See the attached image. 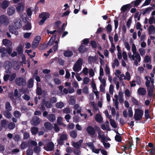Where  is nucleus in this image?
I'll return each instance as SVG.
<instances>
[{
	"instance_id": "1",
	"label": "nucleus",
	"mask_w": 155,
	"mask_h": 155,
	"mask_svg": "<svg viewBox=\"0 0 155 155\" xmlns=\"http://www.w3.org/2000/svg\"><path fill=\"white\" fill-rule=\"evenodd\" d=\"M132 51L133 54H132L131 52H129L128 53V57L130 59L134 61V63L135 65L137 66L138 63L141 61V58L139 54L137 52L136 46L134 44L132 45Z\"/></svg>"
},
{
	"instance_id": "2",
	"label": "nucleus",
	"mask_w": 155,
	"mask_h": 155,
	"mask_svg": "<svg viewBox=\"0 0 155 155\" xmlns=\"http://www.w3.org/2000/svg\"><path fill=\"white\" fill-rule=\"evenodd\" d=\"M21 26V20L19 18L17 19L14 20V24L13 25L9 26V30L11 33L17 35L18 33L16 29L20 28Z\"/></svg>"
},
{
	"instance_id": "3",
	"label": "nucleus",
	"mask_w": 155,
	"mask_h": 155,
	"mask_svg": "<svg viewBox=\"0 0 155 155\" xmlns=\"http://www.w3.org/2000/svg\"><path fill=\"white\" fill-rule=\"evenodd\" d=\"M143 114V110L137 109L135 110L134 118L136 120H139L141 119Z\"/></svg>"
},
{
	"instance_id": "4",
	"label": "nucleus",
	"mask_w": 155,
	"mask_h": 155,
	"mask_svg": "<svg viewBox=\"0 0 155 155\" xmlns=\"http://www.w3.org/2000/svg\"><path fill=\"white\" fill-rule=\"evenodd\" d=\"M82 61V60L81 58L77 60L73 67V70L74 71L78 72L81 70Z\"/></svg>"
},
{
	"instance_id": "5",
	"label": "nucleus",
	"mask_w": 155,
	"mask_h": 155,
	"mask_svg": "<svg viewBox=\"0 0 155 155\" xmlns=\"http://www.w3.org/2000/svg\"><path fill=\"white\" fill-rule=\"evenodd\" d=\"M39 16L42 19L39 22V24L40 25H42L46 19L49 18L50 15L48 12H43Z\"/></svg>"
},
{
	"instance_id": "6",
	"label": "nucleus",
	"mask_w": 155,
	"mask_h": 155,
	"mask_svg": "<svg viewBox=\"0 0 155 155\" xmlns=\"http://www.w3.org/2000/svg\"><path fill=\"white\" fill-rule=\"evenodd\" d=\"M19 93H18V90L16 89L14 90V95L16 99L20 100L21 95V93L22 92L23 94H25L27 92V90H25L23 88H22L19 90Z\"/></svg>"
},
{
	"instance_id": "7",
	"label": "nucleus",
	"mask_w": 155,
	"mask_h": 155,
	"mask_svg": "<svg viewBox=\"0 0 155 155\" xmlns=\"http://www.w3.org/2000/svg\"><path fill=\"white\" fill-rule=\"evenodd\" d=\"M0 22L4 25H7L9 23V19L6 15H2L0 16Z\"/></svg>"
},
{
	"instance_id": "8",
	"label": "nucleus",
	"mask_w": 155,
	"mask_h": 155,
	"mask_svg": "<svg viewBox=\"0 0 155 155\" xmlns=\"http://www.w3.org/2000/svg\"><path fill=\"white\" fill-rule=\"evenodd\" d=\"M54 144L52 142H49L45 145L44 149L47 151H52L54 148Z\"/></svg>"
},
{
	"instance_id": "9",
	"label": "nucleus",
	"mask_w": 155,
	"mask_h": 155,
	"mask_svg": "<svg viewBox=\"0 0 155 155\" xmlns=\"http://www.w3.org/2000/svg\"><path fill=\"white\" fill-rule=\"evenodd\" d=\"M16 74L15 73H13L10 75L8 74H5L4 77V80L5 81H7L8 80H9L11 81L14 80Z\"/></svg>"
},
{
	"instance_id": "10",
	"label": "nucleus",
	"mask_w": 155,
	"mask_h": 155,
	"mask_svg": "<svg viewBox=\"0 0 155 155\" xmlns=\"http://www.w3.org/2000/svg\"><path fill=\"white\" fill-rule=\"evenodd\" d=\"M145 78L146 80V86L148 87L150 86V85H153L154 83L153 79H152L150 77L146 76Z\"/></svg>"
},
{
	"instance_id": "11",
	"label": "nucleus",
	"mask_w": 155,
	"mask_h": 155,
	"mask_svg": "<svg viewBox=\"0 0 155 155\" xmlns=\"http://www.w3.org/2000/svg\"><path fill=\"white\" fill-rule=\"evenodd\" d=\"M86 131L88 134L90 135H94L95 133L94 128L91 126H88L86 129Z\"/></svg>"
},
{
	"instance_id": "12",
	"label": "nucleus",
	"mask_w": 155,
	"mask_h": 155,
	"mask_svg": "<svg viewBox=\"0 0 155 155\" xmlns=\"http://www.w3.org/2000/svg\"><path fill=\"white\" fill-rule=\"evenodd\" d=\"M4 67L6 69V72H9V71L11 69L12 67V63L9 61H6L5 63Z\"/></svg>"
},
{
	"instance_id": "13",
	"label": "nucleus",
	"mask_w": 155,
	"mask_h": 155,
	"mask_svg": "<svg viewBox=\"0 0 155 155\" xmlns=\"http://www.w3.org/2000/svg\"><path fill=\"white\" fill-rule=\"evenodd\" d=\"M25 5L23 3H18L16 7V10L18 12H21L24 9Z\"/></svg>"
},
{
	"instance_id": "14",
	"label": "nucleus",
	"mask_w": 155,
	"mask_h": 155,
	"mask_svg": "<svg viewBox=\"0 0 155 155\" xmlns=\"http://www.w3.org/2000/svg\"><path fill=\"white\" fill-rule=\"evenodd\" d=\"M44 104H45L46 107L47 108H50L51 107V104L49 103L48 101L45 102V100H43L41 104V106L40 108V109L42 110H44L45 109V107L43 106V105Z\"/></svg>"
},
{
	"instance_id": "15",
	"label": "nucleus",
	"mask_w": 155,
	"mask_h": 155,
	"mask_svg": "<svg viewBox=\"0 0 155 155\" xmlns=\"http://www.w3.org/2000/svg\"><path fill=\"white\" fill-rule=\"evenodd\" d=\"M67 135L65 134H63L61 135L60 139L58 140V142L59 144L60 145L63 144V140L67 139Z\"/></svg>"
},
{
	"instance_id": "16",
	"label": "nucleus",
	"mask_w": 155,
	"mask_h": 155,
	"mask_svg": "<svg viewBox=\"0 0 155 155\" xmlns=\"http://www.w3.org/2000/svg\"><path fill=\"white\" fill-rule=\"evenodd\" d=\"M137 92L139 95L142 96L146 94V91L144 88L140 87L138 89Z\"/></svg>"
},
{
	"instance_id": "17",
	"label": "nucleus",
	"mask_w": 155,
	"mask_h": 155,
	"mask_svg": "<svg viewBox=\"0 0 155 155\" xmlns=\"http://www.w3.org/2000/svg\"><path fill=\"white\" fill-rule=\"evenodd\" d=\"M148 30L150 35H154L155 33V27L153 25L149 26Z\"/></svg>"
},
{
	"instance_id": "18",
	"label": "nucleus",
	"mask_w": 155,
	"mask_h": 155,
	"mask_svg": "<svg viewBox=\"0 0 155 155\" xmlns=\"http://www.w3.org/2000/svg\"><path fill=\"white\" fill-rule=\"evenodd\" d=\"M16 84L18 85H23L25 83V80L22 78H17L15 81Z\"/></svg>"
},
{
	"instance_id": "19",
	"label": "nucleus",
	"mask_w": 155,
	"mask_h": 155,
	"mask_svg": "<svg viewBox=\"0 0 155 155\" xmlns=\"http://www.w3.org/2000/svg\"><path fill=\"white\" fill-rule=\"evenodd\" d=\"M98 137L101 139V141L103 142L105 141V137L104 133L101 130H99L98 131Z\"/></svg>"
},
{
	"instance_id": "20",
	"label": "nucleus",
	"mask_w": 155,
	"mask_h": 155,
	"mask_svg": "<svg viewBox=\"0 0 155 155\" xmlns=\"http://www.w3.org/2000/svg\"><path fill=\"white\" fill-rule=\"evenodd\" d=\"M15 11V9L13 7H10L7 10V14L9 16L12 15Z\"/></svg>"
},
{
	"instance_id": "21",
	"label": "nucleus",
	"mask_w": 155,
	"mask_h": 155,
	"mask_svg": "<svg viewBox=\"0 0 155 155\" xmlns=\"http://www.w3.org/2000/svg\"><path fill=\"white\" fill-rule=\"evenodd\" d=\"M83 141L82 140H80L78 142H73L72 145L76 148H79L81 146V144Z\"/></svg>"
},
{
	"instance_id": "22",
	"label": "nucleus",
	"mask_w": 155,
	"mask_h": 155,
	"mask_svg": "<svg viewBox=\"0 0 155 155\" xmlns=\"http://www.w3.org/2000/svg\"><path fill=\"white\" fill-rule=\"evenodd\" d=\"M40 122L39 118L37 117H35L33 118L31 121V123L34 125H36L38 124Z\"/></svg>"
},
{
	"instance_id": "23",
	"label": "nucleus",
	"mask_w": 155,
	"mask_h": 155,
	"mask_svg": "<svg viewBox=\"0 0 155 155\" xmlns=\"http://www.w3.org/2000/svg\"><path fill=\"white\" fill-rule=\"evenodd\" d=\"M3 44L5 46H11L12 44V42L9 40L5 39L2 41Z\"/></svg>"
},
{
	"instance_id": "24",
	"label": "nucleus",
	"mask_w": 155,
	"mask_h": 155,
	"mask_svg": "<svg viewBox=\"0 0 155 155\" xmlns=\"http://www.w3.org/2000/svg\"><path fill=\"white\" fill-rule=\"evenodd\" d=\"M97 59V57L96 56L94 57L90 56L88 58L89 62L90 64H91L92 63H94L96 61Z\"/></svg>"
},
{
	"instance_id": "25",
	"label": "nucleus",
	"mask_w": 155,
	"mask_h": 155,
	"mask_svg": "<svg viewBox=\"0 0 155 155\" xmlns=\"http://www.w3.org/2000/svg\"><path fill=\"white\" fill-rule=\"evenodd\" d=\"M147 87L148 95L149 96H151L152 95L153 91V85H150V86Z\"/></svg>"
},
{
	"instance_id": "26",
	"label": "nucleus",
	"mask_w": 155,
	"mask_h": 155,
	"mask_svg": "<svg viewBox=\"0 0 155 155\" xmlns=\"http://www.w3.org/2000/svg\"><path fill=\"white\" fill-rule=\"evenodd\" d=\"M109 121L111 126L114 128L117 127V125L115 121L112 119L111 118L109 119Z\"/></svg>"
},
{
	"instance_id": "27",
	"label": "nucleus",
	"mask_w": 155,
	"mask_h": 155,
	"mask_svg": "<svg viewBox=\"0 0 155 155\" xmlns=\"http://www.w3.org/2000/svg\"><path fill=\"white\" fill-rule=\"evenodd\" d=\"M47 118L51 122H53L56 119L55 116L52 114H49Z\"/></svg>"
},
{
	"instance_id": "28",
	"label": "nucleus",
	"mask_w": 155,
	"mask_h": 155,
	"mask_svg": "<svg viewBox=\"0 0 155 155\" xmlns=\"http://www.w3.org/2000/svg\"><path fill=\"white\" fill-rule=\"evenodd\" d=\"M1 53V56L3 57L7 54L6 50L5 48L0 47V53Z\"/></svg>"
},
{
	"instance_id": "29",
	"label": "nucleus",
	"mask_w": 155,
	"mask_h": 155,
	"mask_svg": "<svg viewBox=\"0 0 155 155\" xmlns=\"http://www.w3.org/2000/svg\"><path fill=\"white\" fill-rule=\"evenodd\" d=\"M14 68L15 70H18L20 67V63L18 61H14L13 63Z\"/></svg>"
},
{
	"instance_id": "30",
	"label": "nucleus",
	"mask_w": 155,
	"mask_h": 155,
	"mask_svg": "<svg viewBox=\"0 0 155 155\" xmlns=\"http://www.w3.org/2000/svg\"><path fill=\"white\" fill-rule=\"evenodd\" d=\"M119 65V62L118 60L116 59L115 58L112 64V67L113 68H115L116 67H117Z\"/></svg>"
},
{
	"instance_id": "31",
	"label": "nucleus",
	"mask_w": 155,
	"mask_h": 155,
	"mask_svg": "<svg viewBox=\"0 0 155 155\" xmlns=\"http://www.w3.org/2000/svg\"><path fill=\"white\" fill-rule=\"evenodd\" d=\"M95 119L98 122L101 123L102 121L103 118L101 115L100 114H96Z\"/></svg>"
},
{
	"instance_id": "32",
	"label": "nucleus",
	"mask_w": 155,
	"mask_h": 155,
	"mask_svg": "<svg viewBox=\"0 0 155 155\" xmlns=\"http://www.w3.org/2000/svg\"><path fill=\"white\" fill-rule=\"evenodd\" d=\"M151 57L150 56L146 55L144 59V62L146 63H150L151 62Z\"/></svg>"
},
{
	"instance_id": "33",
	"label": "nucleus",
	"mask_w": 155,
	"mask_h": 155,
	"mask_svg": "<svg viewBox=\"0 0 155 155\" xmlns=\"http://www.w3.org/2000/svg\"><path fill=\"white\" fill-rule=\"evenodd\" d=\"M64 54L65 56L69 57L73 55V52L71 51L68 50L65 51L64 52Z\"/></svg>"
},
{
	"instance_id": "34",
	"label": "nucleus",
	"mask_w": 155,
	"mask_h": 155,
	"mask_svg": "<svg viewBox=\"0 0 155 155\" xmlns=\"http://www.w3.org/2000/svg\"><path fill=\"white\" fill-rule=\"evenodd\" d=\"M87 50L88 49L85 48L82 44H81V46L78 48V51L81 53H83L84 51H87Z\"/></svg>"
},
{
	"instance_id": "35",
	"label": "nucleus",
	"mask_w": 155,
	"mask_h": 155,
	"mask_svg": "<svg viewBox=\"0 0 155 155\" xmlns=\"http://www.w3.org/2000/svg\"><path fill=\"white\" fill-rule=\"evenodd\" d=\"M22 46L21 45H19L17 48L16 50L19 54H21L22 53Z\"/></svg>"
},
{
	"instance_id": "36",
	"label": "nucleus",
	"mask_w": 155,
	"mask_h": 155,
	"mask_svg": "<svg viewBox=\"0 0 155 155\" xmlns=\"http://www.w3.org/2000/svg\"><path fill=\"white\" fill-rule=\"evenodd\" d=\"M4 114L5 117L8 118H10L12 117V115L9 110H5L4 112Z\"/></svg>"
},
{
	"instance_id": "37",
	"label": "nucleus",
	"mask_w": 155,
	"mask_h": 155,
	"mask_svg": "<svg viewBox=\"0 0 155 155\" xmlns=\"http://www.w3.org/2000/svg\"><path fill=\"white\" fill-rule=\"evenodd\" d=\"M149 23L150 25L153 23L155 24V16H151L149 19Z\"/></svg>"
},
{
	"instance_id": "38",
	"label": "nucleus",
	"mask_w": 155,
	"mask_h": 155,
	"mask_svg": "<svg viewBox=\"0 0 155 155\" xmlns=\"http://www.w3.org/2000/svg\"><path fill=\"white\" fill-rule=\"evenodd\" d=\"M55 40V36L52 37L48 43V45L50 46L54 44Z\"/></svg>"
},
{
	"instance_id": "39",
	"label": "nucleus",
	"mask_w": 155,
	"mask_h": 155,
	"mask_svg": "<svg viewBox=\"0 0 155 155\" xmlns=\"http://www.w3.org/2000/svg\"><path fill=\"white\" fill-rule=\"evenodd\" d=\"M13 114L15 117L19 118L20 117L21 114L19 111L16 110L14 112Z\"/></svg>"
},
{
	"instance_id": "40",
	"label": "nucleus",
	"mask_w": 155,
	"mask_h": 155,
	"mask_svg": "<svg viewBox=\"0 0 155 155\" xmlns=\"http://www.w3.org/2000/svg\"><path fill=\"white\" fill-rule=\"evenodd\" d=\"M44 126L48 129H51L52 127V124L49 122H46L45 123Z\"/></svg>"
},
{
	"instance_id": "41",
	"label": "nucleus",
	"mask_w": 155,
	"mask_h": 155,
	"mask_svg": "<svg viewBox=\"0 0 155 155\" xmlns=\"http://www.w3.org/2000/svg\"><path fill=\"white\" fill-rule=\"evenodd\" d=\"M23 29L25 30H29L31 29V24L29 23H27L23 27Z\"/></svg>"
},
{
	"instance_id": "42",
	"label": "nucleus",
	"mask_w": 155,
	"mask_h": 155,
	"mask_svg": "<svg viewBox=\"0 0 155 155\" xmlns=\"http://www.w3.org/2000/svg\"><path fill=\"white\" fill-rule=\"evenodd\" d=\"M98 79L101 82L100 85L106 86V80L104 78H102L100 77H98Z\"/></svg>"
},
{
	"instance_id": "43",
	"label": "nucleus",
	"mask_w": 155,
	"mask_h": 155,
	"mask_svg": "<svg viewBox=\"0 0 155 155\" xmlns=\"http://www.w3.org/2000/svg\"><path fill=\"white\" fill-rule=\"evenodd\" d=\"M8 5V2L4 1L2 2V7L3 9L6 8Z\"/></svg>"
},
{
	"instance_id": "44",
	"label": "nucleus",
	"mask_w": 155,
	"mask_h": 155,
	"mask_svg": "<svg viewBox=\"0 0 155 155\" xmlns=\"http://www.w3.org/2000/svg\"><path fill=\"white\" fill-rule=\"evenodd\" d=\"M74 108L77 110L78 113H79L81 112V108L78 104H76L74 106Z\"/></svg>"
},
{
	"instance_id": "45",
	"label": "nucleus",
	"mask_w": 155,
	"mask_h": 155,
	"mask_svg": "<svg viewBox=\"0 0 155 155\" xmlns=\"http://www.w3.org/2000/svg\"><path fill=\"white\" fill-rule=\"evenodd\" d=\"M5 108L6 110L11 111L12 110V107L9 102H7L5 104Z\"/></svg>"
},
{
	"instance_id": "46",
	"label": "nucleus",
	"mask_w": 155,
	"mask_h": 155,
	"mask_svg": "<svg viewBox=\"0 0 155 155\" xmlns=\"http://www.w3.org/2000/svg\"><path fill=\"white\" fill-rule=\"evenodd\" d=\"M131 78V76L130 73L128 72H127L125 75V80H127L130 81Z\"/></svg>"
},
{
	"instance_id": "47",
	"label": "nucleus",
	"mask_w": 155,
	"mask_h": 155,
	"mask_svg": "<svg viewBox=\"0 0 155 155\" xmlns=\"http://www.w3.org/2000/svg\"><path fill=\"white\" fill-rule=\"evenodd\" d=\"M8 126L9 129L10 130H12L15 127V124L12 122H10L8 124Z\"/></svg>"
},
{
	"instance_id": "48",
	"label": "nucleus",
	"mask_w": 155,
	"mask_h": 155,
	"mask_svg": "<svg viewBox=\"0 0 155 155\" xmlns=\"http://www.w3.org/2000/svg\"><path fill=\"white\" fill-rule=\"evenodd\" d=\"M106 29L107 33H110L112 30V27L110 24H108L106 26Z\"/></svg>"
},
{
	"instance_id": "49",
	"label": "nucleus",
	"mask_w": 155,
	"mask_h": 155,
	"mask_svg": "<svg viewBox=\"0 0 155 155\" xmlns=\"http://www.w3.org/2000/svg\"><path fill=\"white\" fill-rule=\"evenodd\" d=\"M128 115L130 117H131L133 115V112L132 109L131 107H129L128 109Z\"/></svg>"
},
{
	"instance_id": "50",
	"label": "nucleus",
	"mask_w": 155,
	"mask_h": 155,
	"mask_svg": "<svg viewBox=\"0 0 155 155\" xmlns=\"http://www.w3.org/2000/svg\"><path fill=\"white\" fill-rule=\"evenodd\" d=\"M113 101L114 102V106H115V108L117 110H118V104L119 102L118 101V100H114V99H113Z\"/></svg>"
},
{
	"instance_id": "51",
	"label": "nucleus",
	"mask_w": 155,
	"mask_h": 155,
	"mask_svg": "<svg viewBox=\"0 0 155 155\" xmlns=\"http://www.w3.org/2000/svg\"><path fill=\"white\" fill-rule=\"evenodd\" d=\"M70 135L71 137L73 138H75L77 136L76 132L74 130L70 132Z\"/></svg>"
},
{
	"instance_id": "52",
	"label": "nucleus",
	"mask_w": 155,
	"mask_h": 155,
	"mask_svg": "<svg viewBox=\"0 0 155 155\" xmlns=\"http://www.w3.org/2000/svg\"><path fill=\"white\" fill-rule=\"evenodd\" d=\"M63 118L61 117H59L57 119L58 124L60 125H64V124L62 123Z\"/></svg>"
},
{
	"instance_id": "53",
	"label": "nucleus",
	"mask_w": 155,
	"mask_h": 155,
	"mask_svg": "<svg viewBox=\"0 0 155 155\" xmlns=\"http://www.w3.org/2000/svg\"><path fill=\"white\" fill-rule=\"evenodd\" d=\"M31 131L33 134H35L37 133L38 129L36 127H33L31 128Z\"/></svg>"
},
{
	"instance_id": "54",
	"label": "nucleus",
	"mask_w": 155,
	"mask_h": 155,
	"mask_svg": "<svg viewBox=\"0 0 155 155\" xmlns=\"http://www.w3.org/2000/svg\"><path fill=\"white\" fill-rule=\"evenodd\" d=\"M91 87L94 91L97 90L96 85L94 81H92L91 82Z\"/></svg>"
},
{
	"instance_id": "55",
	"label": "nucleus",
	"mask_w": 155,
	"mask_h": 155,
	"mask_svg": "<svg viewBox=\"0 0 155 155\" xmlns=\"http://www.w3.org/2000/svg\"><path fill=\"white\" fill-rule=\"evenodd\" d=\"M139 51L141 56H143L145 55V50L142 48L139 49Z\"/></svg>"
},
{
	"instance_id": "56",
	"label": "nucleus",
	"mask_w": 155,
	"mask_h": 155,
	"mask_svg": "<svg viewBox=\"0 0 155 155\" xmlns=\"http://www.w3.org/2000/svg\"><path fill=\"white\" fill-rule=\"evenodd\" d=\"M28 87H32L33 85V81L32 79L31 78L28 82Z\"/></svg>"
},
{
	"instance_id": "57",
	"label": "nucleus",
	"mask_w": 155,
	"mask_h": 155,
	"mask_svg": "<svg viewBox=\"0 0 155 155\" xmlns=\"http://www.w3.org/2000/svg\"><path fill=\"white\" fill-rule=\"evenodd\" d=\"M114 91V86L112 84H111L110 86L109 91L110 94L111 95H113Z\"/></svg>"
},
{
	"instance_id": "58",
	"label": "nucleus",
	"mask_w": 155,
	"mask_h": 155,
	"mask_svg": "<svg viewBox=\"0 0 155 155\" xmlns=\"http://www.w3.org/2000/svg\"><path fill=\"white\" fill-rule=\"evenodd\" d=\"M64 106V104L62 102H58L56 104V106L59 108H62Z\"/></svg>"
},
{
	"instance_id": "59",
	"label": "nucleus",
	"mask_w": 155,
	"mask_h": 155,
	"mask_svg": "<svg viewBox=\"0 0 155 155\" xmlns=\"http://www.w3.org/2000/svg\"><path fill=\"white\" fill-rule=\"evenodd\" d=\"M104 75V71L103 68L101 66L100 67V75L99 77L102 78V76Z\"/></svg>"
},
{
	"instance_id": "60",
	"label": "nucleus",
	"mask_w": 155,
	"mask_h": 155,
	"mask_svg": "<svg viewBox=\"0 0 155 155\" xmlns=\"http://www.w3.org/2000/svg\"><path fill=\"white\" fill-rule=\"evenodd\" d=\"M88 89L87 87L85 86L84 87V88L83 89L82 91L84 94H88Z\"/></svg>"
},
{
	"instance_id": "61",
	"label": "nucleus",
	"mask_w": 155,
	"mask_h": 155,
	"mask_svg": "<svg viewBox=\"0 0 155 155\" xmlns=\"http://www.w3.org/2000/svg\"><path fill=\"white\" fill-rule=\"evenodd\" d=\"M131 92L128 89H126L125 92V94L127 97H129L130 96Z\"/></svg>"
},
{
	"instance_id": "62",
	"label": "nucleus",
	"mask_w": 155,
	"mask_h": 155,
	"mask_svg": "<svg viewBox=\"0 0 155 155\" xmlns=\"http://www.w3.org/2000/svg\"><path fill=\"white\" fill-rule=\"evenodd\" d=\"M120 81H122L125 80V75L124 74H120L117 77Z\"/></svg>"
},
{
	"instance_id": "63",
	"label": "nucleus",
	"mask_w": 155,
	"mask_h": 155,
	"mask_svg": "<svg viewBox=\"0 0 155 155\" xmlns=\"http://www.w3.org/2000/svg\"><path fill=\"white\" fill-rule=\"evenodd\" d=\"M150 11V8H146L143 10V14L144 15L146 13H149Z\"/></svg>"
},
{
	"instance_id": "64",
	"label": "nucleus",
	"mask_w": 155,
	"mask_h": 155,
	"mask_svg": "<svg viewBox=\"0 0 155 155\" xmlns=\"http://www.w3.org/2000/svg\"><path fill=\"white\" fill-rule=\"evenodd\" d=\"M31 33L27 32L25 33L24 34V37L25 38H28L30 37L31 35Z\"/></svg>"
}]
</instances>
